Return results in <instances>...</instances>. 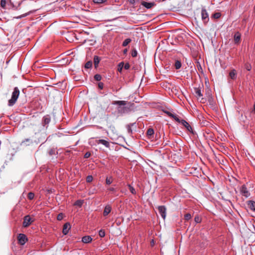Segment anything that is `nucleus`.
<instances>
[{
	"label": "nucleus",
	"instance_id": "obj_44",
	"mask_svg": "<svg viewBox=\"0 0 255 255\" xmlns=\"http://www.w3.org/2000/svg\"><path fill=\"white\" fill-rule=\"evenodd\" d=\"M108 190L111 192H115L116 191V188L114 187H110L108 189Z\"/></svg>",
	"mask_w": 255,
	"mask_h": 255
},
{
	"label": "nucleus",
	"instance_id": "obj_27",
	"mask_svg": "<svg viewBox=\"0 0 255 255\" xmlns=\"http://www.w3.org/2000/svg\"><path fill=\"white\" fill-rule=\"evenodd\" d=\"M92 66V61H88L85 65V68L87 69H89L91 68Z\"/></svg>",
	"mask_w": 255,
	"mask_h": 255
},
{
	"label": "nucleus",
	"instance_id": "obj_46",
	"mask_svg": "<svg viewBox=\"0 0 255 255\" xmlns=\"http://www.w3.org/2000/svg\"><path fill=\"white\" fill-rule=\"evenodd\" d=\"M130 4H133L135 3V0H128Z\"/></svg>",
	"mask_w": 255,
	"mask_h": 255
},
{
	"label": "nucleus",
	"instance_id": "obj_22",
	"mask_svg": "<svg viewBox=\"0 0 255 255\" xmlns=\"http://www.w3.org/2000/svg\"><path fill=\"white\" fill-rule=\"evenodd\" d=\"M113 181V179L112 177H111V176L107 177V178L106 179V183L107 185H110L112 183Z\"/></svg>",
	"mask_w": 255,
	"mask_h": 255
},
{
	"label": "nucleus",
	"instance_id": "obj_1",
	"mask_svg": "<svg viewBox=\"0 0 255 255\" xmlns=\"http://www.w3.org/2000/svg\"><path fill=\"white\" fill-rule=\"evenodd\" d=\"M127 102L125 101H116L113 104L118 106L117 110L120 114L128 113L129 111V108L125 106Z\"/></svg>",
	"mask_w": 255,
	"mask_h": 255
},
{
	"label": "nucleus",
	"instance_id": "obj_30",
	"mask_svg": "<svg viewBox=\"0 0 255 255\" xmlns=\"http://www.w3.org/2000/svg\"><path fill=\"white\" fill-rule=\"evenodd\" d=\"M191 217L192 216L190 213H187L185 214L184 216V219L186 221H188L189 220H190L191 218Z\"/></svg>",
	"mask_w": 255,
	"mask_h": 255
},
{
	"label": "nucleus",
	"instance_id": "obj_19",
	"mask_svg": "<svg viewBox=\"0 0 255 255\" xmlns=\"http://www.w3.org/2000/svg\"><path fill=\"white\" fill-rule=\"evenodd\" d=\"M32 143V140L30 138H26L21 142V145H28Z\"/></svg>",
	"mask_w": 255,
	"mask_h": 255
},
{
	"label": "nucleus",
	"instance_id": "obj_43",
	"mask_svg": "<svg viewBox=\"0 0 255 255\" xmlns=\"http://www.w3.org/2000/svg\"><path fill=\"white\" fill-rule=\"evenodd\" d=\"M90 156H91V153H90V152H86V153L85 154V155H84V157L87 158L89 157Z\"/></svg>",
	"mask_w": 255,
	"mask_h": 255
},
{
	"label": "nucleus",
	"instance_id": "obj_36",
	"mask_svg": "<svg viewBox=\"0 0 255 255\" xmlns=\"http://www.w3.org/2000/svg\"><path fill=\"white\" fill-rule=\"evenodd\" d=\"M94 78L96 80L98 81H99L101 80L102 79V77L99 74H96L95 76H94Z\"/></svg>",
	"mask_w": 255,
	"mask_h": 255
},
{
	"label": "nucleus",
	"instance_id": "obj_48",
	"mask_svg": "<svg viewBox=\"0 0 255 255\" xmlns=\"http://www.w3.org/2000/svg\"><path fill=\"white\" fill-rule=\"evenodd\" d=\"M254 111L255 112V103L254 105Z\"/></svg>",
	"mask_w": 255,
	"mask_h": 255
},
{
	"label": "nucleus",
	"instance_id": "obj_35",
	"mask_svg": "<svg viewBox=\"0 0 255 255\" xmlns=\"http://www.w3.org/2000/svg\"><path fill=\"white\" fill-rule=\"evenodd\" d=\"M63 217H64V215L62 213H60L58 215L57 217V219L58 220V221H61L63 219Z\"/></svg>",
	"mask_w": 255,
	"mask_h": 255
},
{
	"label": "nucleus",
	"instance_id": "obj_2",
	"mask_svg": "<svg viewBox=\"0 0 255 255\" xmlns=\"http://www.w3.org/2000/svg\"><path fill=\"white\" fill-rule=\"evenodd\" d=\"M19 95V90L17 87H15L12 93L11 99L8 101V105L10 107L13 106L16 103Z\"/></svg>",
	"mask_w": 255,
	"mask_h": 255
},
{
	"label": "nucleus",
	"instance_id": "obj_6",
	"mask_svg": "<svg viewBox=\"0 0 255 255\" xmlns=\"http://www.w3.org/2000/svg\"><path fill=\"white\" fill-rule=\"evenodd\" d=\"M177 122L179 123H181L187 129V130L188 131L192 133H193V131L192 127L189 124V123H187L186 121H185L184 120H180V122Z\"/></svg>",
	"mask_w": 255,
	"mask_h": 255
},
{
	"label": "nucleus",
	"instance_id": "obj_3",
	"mask_svg": "<svg viewBox=\"0 0 255 255\" xmlns=\"http://www.w3.org/2000/svg\"><path fill=\"white\" fill-rule=\"evenodd\" d=\"M194 94L197 98V100L200 101V102L202 103H204L205 102L206 100L203 98V95L201 93L200 89L199 88H194Z\"/></svg>",
	"mask_w": 255,
	"mask_h": 255
},
{
	"label": "nucleus",
	"instance_id": "obj_45",
	"mask_svg": "<svg viewBox=\"0 0 255 255\" xmlns=\"http://www.w3.org/2000/svg\"><path fill=\"white\" fill-rule=\"evenodd\" d=\"M98 86L100 89H102L103 88L104 84L103 83H99L98 84Z\"/></svg>",
	"mask_w": 255,
	"mask_h": 255
},
{
	"label": "nucleus",
	"instance_id": "obj_39",
	"mask_svg": "<svg viewBox=\"0 0 255 255\" xmlns=\"http://www.w3.org/2000/svg\"><path fill=\"white\" fill-rule=\"evenodd\" d=\"M221 13H219V12H216V13H214V14H213V17H214V18L217 19V18H220V16H221Z\"/></svg>",
	"mask_w": 255,
	"mask_h": 255
},
{
	"label": "nucleus",
	"instance_id": "obj_31",
	"mask_svg": "<svg viewBox=\"0 0 255 255\" xmlns=\"http://www.w3.org/2000/svg\"><path fill=\"white\" fill-rule=\"evenodd\" d=\"M0 6L3 8H5L6 5V0H1L0 2Z\"/></svg>",
	"mask_w": 255,
	"mask_h": 255
},
{
	"label": "nucleus",
	"instance_id": "obj_9",
	"mask_svg": "<svg viewBox=\"0 0 255 255\" xmlns=\"http://www.w3.org/2000/svg\"><path fill=\"white\" fill-rule=\"evenodd\" d=\"M240 191L243 196L246 197V198L250 196V193L245 185L242 186Z\"/></svg>",
	"mask_w": 255,
	"mask_h": 255
},
{
	"label": "nucleus",
	"instance_id": "obj_25",
	"mask_svg": "<svg viewBox=\"0 0 255 255\" xmlns=\"http://www.w3.org/2000/svg\"><path fill=\"white\" fill-rule=\"evenodd\" d=\"M128 187L129 190H130V192L132 194L134 195L136 194V191L132 186H131L130 184H128Z\"/></svg>",
	"mask_w": 255,
	"mask_h": 255
},
{
	"label": "nucleus",
	"instance_id": "obj_50",
	"mask_svg": "<svg viewBox=\"0 0 255 255\" xmlns=\"http://www.w3.org/2000/svg\"><path fill=\"white\" fill-rule=\"evenodd\" d=\"M153 243H154V241H152V242H151V244H153Z\"/></svg>",
	"mask_w": 255,
	"mask_h": 255
},
{
	"label": "nucleus",
	"instance_id": "obj_42",
	"mask_svg": "<svg viewBox=\"0 0 255 255\" xmlns=\"http://www.w3.org/2000/svg\"><path fill=\"white\" fill-rule=\"evenodd\" d=\"M124 67L125 69L128 70L129 68V64L128 63H126L124 65Z\"/></svg>",
	"mask_w": 255,
	"mask_h": 255
},
{
	"label": "nucleus",
	"instance_id": "obj_28",
	"mask_svg": "<svg viewBox=\"0 0 255 255\" xmlns=\"http://www.w3.org/2000/svg\"><path fill=\"white\" fill-rule=\"evenodd\" d=\"M31 13V11H29L28 12H26V13H24L23 14H22L21 15H19V16H17L16 17V18L19 19V18H21L22 17H25V16H27V15H28L29 14H30Z\"/></svg>",
	"mask_w": 255,
	"mask_h": 255
},
{
	"label": "nucleus",
	"instance_id": "obj_29",
	"mask_svg": "<svg viewBox=\"0 0 255 255\" xmlns=\"http://www.w3.org/2000/svg\"><path fill=\"white\" fill-rule=\"evenodd\" d=\"M83 203V201L77 200L75 202L74 205L76 206H78L79 207H81Z\"/></svg>",
	"mask_w": 255,
	"mask_h": 255
},
{
	"label": "nucleus",
	"instance_id": "obj_41",
	"mask_svg": "<svg viewBox=\"0 0 255 255\" xmlns=\"http://www.w3.org/2000/svg\"><path fill=\"white\" fill-rule=\"evenodd\" d=\"M137 52L136 50H133L131 52V56L133 57H136L137 56Z\"/></svg>",
	"mask_w": 255,
	"mask_h": 255
},
{
	"label": "nucleus",
	"instance_id": "obj_34",
	"mask_svg": "<svg viewBox=\"0 0 255 255\" xmlns=\"http://www.w3.org/2000/svg\"><path fill=\"white\" fill-rule=\"evenodd\" d=\"M34 194L32 192H29L28 194V198L30 200H32L34 198Z\"/></svg>",
	"mask_w": 255,
	"mask_h": 255
},
{
	"label": "nucleus",
	"instance_id": "obj_15",
	"mask_svg": "<svg viewBox=\"0 0 255 255\" xmlns=\"http://www.w3.org/2000/svg\"><path fill=\"white\" fill-rule=\"evenodd\" d=\"M249 208L255 212V202L253 201H249L248 202Z\"/></svg>",
	"mask_w": 255,
	"mask_h": 255
},
{
	"label": "nucleus",
	"instance_id": "obj_16",
	"mask_svg": "<svg viewBox=\"0 0 255 255\" xmlns=\"http://www.w3.org/2000/svg\"><path fill=\"white\" fill-rule=\"evenodd\" d=\"M241 34L239 32H237L234 35V41L235 43H239L241 39Z\"/></svg>",
	"mask_w": 255,
	"mask_h": 255
},
{
	"label": "nucleus",
	"instance_id": "obj_10",
	"mask_svg": "<svg viewBox=\"0 0 255 255\" xmlns=\"http://www.w3.org/2000/svg\"><path fill=\"white\" fill-rule=\"evenodd\" d=\"M164 113L166 114L169 117L173 118L176 122H180V119L177 115L167 111H164Z\"/></svg>",
	"mask_w": 255,
	"mask_h": 255
},
{
	"label": "nucleus",
	"instance_id": "obj_21",
	"mask_svg": "<svg viewBox=\"0 0 255 255\" xmlns=\"http://www.w3.org/2000/svg\"><path fill=\"white\" fill-rule=\"evenodd\" d=\"M100 61V58L98 56H95L94 57V63L95 67H97Z\"/></svg>",
	"mask_w": 255,
	"mask_h": 255
},
{
	"label": "nucleus",
	"instance_id": "obj_17",
	"mask_svg": "<svg viewBox=\"0 0 255 255\" xmlns=\"http://www.w3.org/2000/svg\"><path fill=\"white\" fill-rule=\"evenodd\" d=\"M92 238L89 236H84L82 239V241L84 243H89L92 241Z\"/></svg>",
	"mask_w": 255,
	"mask_h": 255
},
{
	"label": "nucleus",
	"instance_id": "obj_4",
	"mask_svg": "<svg viewBox=\"0 0 255 255\" xmlns=\"http://www.w3.org/2000/svg\"><path fill=\"white\" fill-rule=\"evenodd\" d=\"M33 220L30 217L29 215H26L24 217L22 225L24 227H28L33 222Z\"/></svg>",
	"mask_w": 255,
	"mask_h": 255
},
{
	"label": "nucleus",
	"instance_id": "obj_11",
	"mask_svg": "<svg viewBox=\"0 0 255 255\" xmlns=\"http://www.w3.org/2000/svg\"><path fill=\"white\" fill-rule=\"evenodd\" d=\"M141 4L142 5L144 6L147 9H150L155 5V2H146L144 1H142L141 2Z\"/></svg>",
	"mask_w": 255,
	"mask_h": 255
},
{
	"label": "nucleus",
	"instance_id": "obj_24",
	"mask_svg": "<svg viewBox=\"0 0 255 255\" xmlns=\"http://www.w3.org/2000/svg\"><path fill=\"white\" fill-rule=\"evenodd\" d=\"M181 63L180 62V61H179L178 60L176 61V62L175 63V67L176 69H179L181 68Z\"/></svg>",
	"mask_w": 255,
	"mask_h": 255
},
{
	"label": "nucleus",
	"instance_id": "obj_51",
	"mask_svg": "<svg viewBox=\"0 0 255 255\" xmlns=\"http://www.w3.org/2000/svg\"><path fill=\"white\" fill-rule=\"evenodd\" d=\"M153 243H154V241H152V242H151V244H153Z\"/></svg>",
	"mask_w": 255,
	"mask_h": 255
},
{
	"label": "nucleus",
	"instance_id": "obj_40",
	"mask_svg": "<svg viewBox=\"0 0 255 255\" xmlns=\"http://www.w3.org/2000/svg\"><path fill=\"white\" fill-rule=\"evenodd\" d=\"M124 63L123 62H121L120 63H119V68H118V70L121 72L122 70V68H123L124 67Z\"/></svg>",
	"mask_w": 255,
	"mask_h": 255
},
{
	"label": "nucleus",
	"instance_id": "obj_5",
	"mask_svg": "<svg viewBox=\"0 0 255 255\" xmlns=\"http://www.w3.org/2000/svg\"><path fill=\"white\" fill-rule=\"evenodd\" d=\"M202 19L205 24H206L209 20V15L207 10L205 8H202L201 10Z\"/></svg>",
	"mask_w": 255,
	"mask_h": 255
},
{
	"label": "nucleus",
	"instance_id": "obj_14",
	"mask_svg": "<svg viewBox=\"0 0 255 255\" xmlns=\"http://www.w3.org/2000/svg\"><path fill=\"white\" fill-rule=\"evenodd\" d=\"M111 209L112 208L110 205H108L106 206L104 210L103 215L104 216H107L111 212Z\"/></svg>",
	"mask_w": 255,
	"mask_h": 255
},
{
	"label": "nucleus",
	"instance_id": "obj_8",
	"mask_svg": "<svg viewBox=\"0 0 255 255\" xmlns=\"http://www.w3.org/2000/svg\"><path fill=\"white\" fill-rule=\"evenodd\" d=\"M27 239L26 238V236L24 234H19L18 236V241L19 243L21 245H23L25 244L26 242L27 241Z\"/></svg>",
	"mask_w": 255,
	"mask_h": 255
},
{
	"label": "nucleus",
	"instance_id": "obj_20",
	"mask_svg": "<svg viewBox=\"0 0 255 255\" xmlns=\"http://www.w3.org/2000/svg\"><path fill=\"white\" fill-rule=\"evenodd\" d=\"M229 76L232 79H233V80L235 79L237 77V73H236V70L234 69L232 70L229 73Z\"/></svg>",
	"mask_w": 255,
	"mask_h": 255
},
{
	"label": "nucleus",
	"instance_id": "obj_38",
	"mask_svg": "<svg viewBox=\"0 0 255 255\" xmlns=\"http://www.w3.org/2000/svg\"><path fill=\"white\" fill-rule=\"evenodd\" d=\"M93 179V176L92 175H89L86 178V181L87 182H91L92 181Z\"/></svg>",
	"mask_w": 255,
	"mask_h": 255
},
{
	"label": "nucleus",
	"instance_id": "obj_32",
	"mask_svg": "<svg viewBox=\"0 0 255 255\" xmlns=\"http://www.w3.org/2000/svg\"><path fill=\"white\" fill-rule=\"evenodd\" d=\"M99 235L100 237H101L102 238L105 237V232L104 230H100L99 232Z\"/></svg>",
	"mask_w": 255,
	"mask_h": 255
},
{
	"label": "nucleus",
	"instance_id": "obj_18",
	"mask_svg": "<svg viewBox=\"0 0 255 255\" xmlns=\"http://www.w3.org/2000/svg\"><path fill=\"white\" fill-rule=\"evenodd\" d=\"M50 122V118L49 116H44L43 118V125L45 126L48 124Z\"/></svg>",
	"mask_w": 255,
	"mask_h": 255
},
{
	"label": "nucleus",
	"instance_id": "obj_37",
	"mask_svg": "<svg viewBox=\"0 0 255 255\" xmlns=\"http://www.w3.org/2000/svg\"><path fill=\"white\" fill-rule=\"evenodd\" d=\"M194 221L196 223H199L201 221V219L198 216H196L194 218Z\"/></svg>",
	"mask_w": 255,
	"mask_h": 255
},
{
	"label": "nucleus",
	"instance_id": "obj_33",
	"mask_svg": "<svg viewBox=\"0 0 255 255\" xmlns=\"http://www.w3.org/2000/svg\"><path fill=\"white\" fill-rule=\"evenodd\" d=\"M106 0H93V2L95 3L101 4L105 2Z\"/></svg>",
	"mask_w": 255,
	"mask_h": 255
},
{
	"label": "nucleus",
	"instance_id": "obj_49",
	"mask_svg": "<svg viewBox=\"0 0 255 255\" xmlns=\"http://www.w3.org/2000/svg\"><path fill=\"white\" fill-rule=\"evenodd\" d=\"M127 52V49L124 50V53H126Z\"/></svg>",
	"mask_w": 255,
	"mask_h": 255
},
{
	"label": "nucleus",
	"instance_id": "obj_23",
	"mask_svg": "<svg viewBox=\"0 0 255 255\" xmlns=\"http://www.w3.org/2000/svg\"><path fill=\"white\" fill-rule=\"evenodd\" d=\"M131 40L130 38H127L123 42L122 46L126 47L131 42Z\"/></svg>",
	"mask_w": 255,
	"mask_h": 255
},
{
	"label": "nucleus",
	"instance_id": "obj_7",
	"mask_svg": "<svg viewBox=\"0 0 255 255\" xmlns=\"http://www.w3.org/2000/svg\"><path fill=\"white\" fill-rule=\"evenodd\" d=\"M159 214L161 217L164 220L166 216V209L164 206H159L158 207Z\"/></svg>",
	"mask_w": 255,
	"mask_h": 255
},
{
	"label": "nucleus",
	"instance_id": "obj_12",
	"mask_svg": "<svg viewBox=\"0 0 255 255\" xmlns=\"http://www.w3.org/2000/svg\"><path fill=\"white\" fill-rule=\"evenodd\" d=\"M96 143L97 144H102L108 148L110 147V144L109 142L108 141L104 140V139L97 140Z\"/></svg>",
	"mask_w": 255,
	"mask_h": 255
},
{
	"label": "nucleus",
	"instance_id": "obj_13",
	"mask_svg": "<svg viewBox=\"0 0 255 255\" xmlns=\"http://www.w3.org/2000/svg\"><path fill=\"white\" fill-rule=\"evenodd\" d=\"M71 227L70 224L69 223H65L63 226L62 232L64 235H67L70 230Z\"/></svg>",
	"mask_w": 255,
	"mask_h": 255
},
{
	"label": "nucleus",
	"instance_id": "obj_47",
	"mask_svg": "<svg viewBox=\"0 0 255 255\" xmlns=\"http://www.w3.org/2000/svg\"><path fill=\"white\" fill-rule=\"evenodd\" d=\"M251 66H247V69L249 71H250L251 70Z\"/></svg>",
	"mask_w": 255,
	"mask_h": 255
},
{
	"label": "nucleus",
	"instance_id": "obj_26",
	"mask_svg": "<svg viewBox=\"0 0 255 255\" xmlns=\"http://www.w3.org/2000/svg\"><path fill=\"white\" fill-rule=\"evenodd\" d=\"M154 132V130L152 128H149L146 133L148 136H151L153 135Z\"/></svg>",
	"mask_w": 255,
	"mask_h": 255
}]
</instances>
